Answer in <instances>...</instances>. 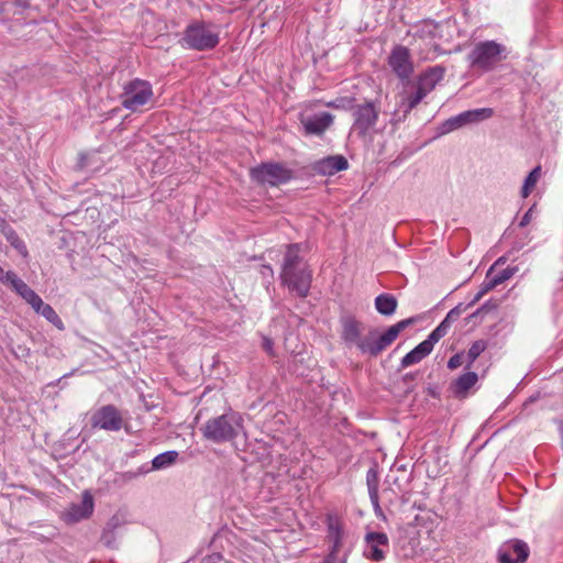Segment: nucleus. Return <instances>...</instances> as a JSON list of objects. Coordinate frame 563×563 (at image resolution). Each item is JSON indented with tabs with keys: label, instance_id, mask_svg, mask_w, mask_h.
<instances>
[{
	"label": "nucleus",
	"instance_id": "obj_1",
	"mask_svg": "<svg viewBox=\"0 0 563 563\" xmlns=\"http://www.w3.org/2000/svg\"><path fill=\"white\" fill-rule=\"evenodd\" d=\"M299 253L300 244L295 243L287 246L282 265L280 282L290 292L306 298L310 291L312 272L302 263Z\"/></svg>",
	"mask_w": 563,
	"mask_h": 563
},
{
	"label": "nucleus",
	"instance_id": "obj_2",
	"mask_svg": "<svg viewBox=\"0 0 563 563\" xmlns=\"http://www.w3.org/2000/svg\"><path fill=\"white\" fill-rule=\"evenodd\" d=\"M220 43V32L212 22L195 20L184 30L179 44L186 48L198 52L211 51Z\"/></svg>",
	"mask_w": 563,
	"mask_h": 563
},
{
	"label": "nucleus",
	"instance_id": "obj_3",
	"mask_svg": "<svg viewBox=\"0 0 563 563\" xmlns=\"http://www.w3.org/2000/svg\"><path fill=\"white\" fill-rule=\"evenodd\" d=\"M243 428V418L239 412L230 411L209 419L201 431L207 440L223 443L234 440Z\"/></svg>",
	"mask_w": 563,
	"mask_h": 563
},
{
	"label": "nucleus",
	"instance_id": "obj_4",
	"mask_svg": "<svg viewBox=\"0 0 563 563\" xmlns=\"http://www.w3.org/2000/svg\"><path fill=\"white\" fill-rule=\"evenodd\" d=\"M508 52L504 44L496 41L477 43L467 55L470 66L476 70L488 73L507 58Z\"/></svg>",
	"mask_w": 563,
	"mask_h": 563
},
{
	"label": "nucleus",
	"instance_id": "obj_5",
	"mask_svg": "<svg viewBox=\"0 0 563 563\" xmlns=\"http://www.w3.org/2000/svg\"><path fill=\"white\" fill-rule=\"evenodd\" d=\"M416 318L411 317L398 321L390 325L383 334H377L375 330L368 332L364 338L361 336L356 347L363 353L371 356H377L386 350L407 327L416 322Z\"/></svg>",
	"mask_w": 563,
	"mask_h": 563
},
{
	"label": "nucleus",
	"instance_id": "obj_6",
	"mask_svg": "<svg viewBox=\"0 0 563 563\" xmlns=\"http://www.w3.org/2000/svg\"><path fill=\"white\" fill-rule=\"evenodd\" d=\"M353 124L351 133H355L363 141L371 142L376 132L375 126L379 119V107L374 100L355 104L352 108Z\"/></svg>",
	"mask_w": 563,
	"mask_h": 563
},
{
	"label": "nucleus",
	"instance_id": "obj_7",
	"mask_svg": "<svg viewBox=\"0 0 563 563\" xmlns=\"http://www.w3.org/2000/svg\"><path fill=\"white\" fill-rule=\"evenodd\" d=\"M250 177L258 185L277 187L290 181L294 172L282 163L267 162L252 167Z\"/></svg>",
	"mask_w": 563,
	"mask_h": 563
},
{
	"label": "nucleus",
	"instance_id": "obj_8",
	"mask_svg": "<svg viewBox=\"0 0 563 563\" xmlns=\"http://www.w3.org/2000/svg\"><path fill=\"white\" fill-rule=\"evenodd\" d=\"M153 95V88L148 81L135 78L123 86L120 95L121 106L131 112H136L151 101Z\"/></svg>",
	"mask_w": 563,
	"mask_h": 563
},
{
	"label": "nucleus",
	"instance_id": "obj_9",
	"mask_svg": "<svg viewBox=\"0 0 563 563\" xmlns=\"http://www.w3.org/2000/svg\"><path fill=\"white\" fill-rule=\"evenodd\" d=\"M92 429L104 430L108 432H119L128 429V420L123 412L114 405H103L96 409L90 417Z\"/></svg>",
	"mask_w": 563,
	"mask_h": 563
},
{
	"label": "nucleus",
	"instance_id": "obj_10",
	"mask_svg": "<svg viewBox=\"0 0 563 563\" xmlns=\"http://www.w3.org/2000/svg\"><path fill=\"white\" fill-rule=\"evenodd\" d=\"M494 115V110L492 108H479L467 110L459 113L455 117L448 119L443 123L444 132H451L453 130L460 129L466 124L478 123L490 119Z\"/></svg>",
	"mask_w": 563,
	"mask_h": 563
},
{
	"label": "nucleus",
	"instance_id": "obj_11",
	"mask_svg": "<svg viewBox=\"0 0 563 563\" xmlns=\"http://www.w3.org/2000/svg\"><path fill=\"white\" fill-rule=\"evenodd\" d=\"M366 559L374 562H380L385 559L389 549V539L384 532H367L364 538Z\"/></svg>",
	"mask_w": 563,
	"mask_h": 563
},
{
	"label": "nucleus",
	"instance_id": "obj_12",
	"mask_svg": "<svg viewBox=\"0 0 563 563\" xmlns=\"http://www.w3.org/2000/svg\"><path fill=\"white\" fill-rule=\"evenodd\" d=\"M388 65L401 80L408 79L413 73L409 49L401 45L393 48L388 57Z\"/></svg>",
	"mask_w": 563,
	"mask_h": 563
},
{
	"label": "nucleus",
	"instance_id": "obj_13",
	"mask_svg": "<svg viewBox=\"0 0 563 563\" xmlns=\"http://www.w3.org/2000/svg\"><path fill=\"white\" fill-rule=\"evenodd\" d=\"M529 556V547L520 540L504 543L498 550L499 563H525Z\"/></svg>",
	"mask_w": 563,
	"mask_h": 563
},
{
	"label": "nucleus",
	"instance_id": "obj_14",
	"mask_svg": "<svg viewBox=\"0 0 563 563\" xmlns=\"http://www.w3.org/2000/svg\"><path fill=\"white\" fill-rule=\"evenodd\" d=\"M334 117L329 112L300 117L305 135H322L332 125Z\"/></svg>",
	"mask_w": 563,
	"mask_h": 563
},
{
	"label": "nucleus",
	"instance_id": "obj_15",
	"mask_svg": "<svg viewBox=\"0 0 563 563\" xmlns=\"http://www.w3.org/2000/svg\"><path fill=\"white\" fill-rule=\"evenodd\" d=\"M9 283L14 290L34 309L38 310L42 305V298L27 286L22 279H20L15 273L9 271L4 272V282Z\"/></svg>",
	"mask_w": 563,
	"mask_h": 563
},
{
	"label": "nucleus",
	"instance_id": "obj_16",
	"mask_svg": "<svg viewBox=\"0 0 563 563\" xmlns=\"http://www.w3.org/2000/svg\"><path fill=\"white\" fill-rule=\"evenodd\" d=\"M93 511V498L89 492L82 494V499L79 504H71L64 514V520L68 523L79 522L91 516Z\"/></svg>",
	"mask_w": 563,
	"mask_h": 563
},
{
	"label": "nucleus",
	"instance_id": "obj_17",
	"mask_svg": "<svg viewBox=\"0 0 563 563\" xmlns=\"http://www.w3.org/2000/svg\"><path fill=\"white\" fill-rule=\"evenodd\" d=\"M437 342H439V340L432 333H430L424 341L420 342L401 358V367L405 368L422 361L432 352Z\"/></svg>",
	"mask_w": 563,
	"mask_h": 563
},
{
	"label": "nucleus",
	"instance_id": "obj_18",
	"mask_svg": "<svg viewBox=\"0 0 563 563\" xmlns=\"http://www.w3.org/2000/svg\"><path fill=\"white\" fill-rule=\"evenodd\" d=\"M477 380L478 375L471 369H466L465 373L461 374L451 383L450 390L456 398H465Z\"/></svg>",
	"mask_w": 563,
	"mask_h": 563
},
{
	"label": "nucleus",
	"instance_id": "obj_19",
	"mask_svg": "<svg viewBox=\"0 0 563 563\" xmlns=\"http://www.w3.org/2000/svg\"><path fill=\"white\" fill-rule=\"evenodd\" d=\"M445 69L442 66H434L422 73L417 80L416 86L427 96L435 88L437 84L442 80Z\"/></svg>",
	"mask_w": 563,
	"mask_h": 563
},
{
	"label": "nucleus",
	"instance_id": "obj_20",
	"mask_svg": "<svg viewBox=\"0 0 563 563\" xmlns=\"http://www.w3.org/2000/svg\"><path fill=\"white\" fill-rule=\"evenodd\" d=\"M347 159L342 155L324 157L316 163L314 169L321 175H334L338 172L347 169Z\"/></svg>",
	"mask_w": 563,
	"mask_h": 563
},
{
	"label": "nucleus",
	"instance_id": "obj_21",
	"mask_svg": "<svg viewBox=\"0 0 563 563\" xmlns=\"http://www.w3.org/2000/svg\"><path fill=\"white\" fill-rule=\"evenodd\" d=\"M362 324L356 319L347 317L342 320L341 338L346 345H355L361 339Z\"/></svg>",
	"mask_w": 563,
	"mask_h": 563
},
{
	"label": "nucleus",
	"instance_id": "obj_22",
	"mask_svg": "<svg viewBox=\"0 0 563 563\" xmlns=\"http://www.w3.org/2000/svg\"><path fill=\"white\" fill-rule=\"evenodd\" d=\"M465 310L462 303L457 305L453 309H451L445 318L439 323V325L432 330V334L440 341L443 336H445L451 328V325L459 320L462 312Z\"/></svg>",
	"mask_w": 563,
	"mask_h": 563
},
{
	"label": "nucleus",
	"instance_id": "obj_23",
	"mask_svg": "<svg viewBox=\"0 0 563 563\" xmlns=\"http://www.w3.org/2000/svg\"><path fill=\"white\" fill-rule=\"evenodd\" d=\"M1 233L4 235L5 240L10 243V245L18 251V253L26 258L29 256V251L23 242L22 239H20L16 231L5 222L0 227Z\"/></svg>",
	"mask_w": 563,
	"mask_h": 563
},
{
	"label": "nucleus",
	"instance_id": "obj_24",
	"mask_svg": "<svg viewBox=\"0 0 563 563\" xmlns=\"http://www.w3.org/2000/svg\"><path fill=\"white\" fill-rule=\"evenodd\" d=\"M328 537L332 542L329 555L338 556V553L342 547L343 531L338 521H329L328 523Z\"/></svg>",
	"mask_w": 563,
	"mask_h": 563
},
{
	"label": "nucleus",
	"instance_id": "obj_25",
	"mask_svg": "<svg viewBox=\"0 0 563 563\" xmlns=\"http://www.w3.org/2000/svg\"><path fill=\"white\" fill-rule=\"evenodd\" d=\"M505 263H506V257L501 256L494 263V265L487 272L488 274H490L492 279L494 280V283L497 286L505 283L509 278H511L515 275V273L517 272V267H506L499 272L495 271L496 266H498L499 264H505Z\"/></svg>",
	"mask_w": 563,
	"mask_h": 563
},
{
	"label": "nucleus",
	"instance_id": "obj_26",
	"mask_svg": "<svg viewBox=\"0 0 563 563\" xmlns=\"http://www.w3.org/2000/svg\"><path fill=\"white\" fill-rule=\"evenodd\" d=\"M375 308L383 316H391L397 308V299L391 294H380L375 298Z\"/></svg>",
	"mask_w": 563,
	"mask_h": 563
},
{
	"label": "nucleus",
	"instance_id": "obj_27",
	"mask_svg": "<svg viewBox=\"0 0 563 563\" xmlns=\"http://www.w3.org/2000/svg\"><path fill=\"white\" fill-rule=\"evenodd\" d=\"M178 455V452L174 450L163 452L152 460V468L163 470L169 467L177 461Z\"/></svg>",
	"mask_w": 563,
	"mask_h": 563
},
{
	"label": "nucleus",
	"instance_id": "obj_28",
	"mask_svg": "<svg viewBox=\"0 0 563 563\" xmlns=\"http://www.w3.org/2000/svg\"><path fill=\"white\" fill-rule=\"evenodd\" d=\"M36 313L43 316L48 322H51L53 325H55L58 330H64L65 325L63 320L59 318V316L56 313L54 308L42 301L41 307H38V310H34Z\"/></svg>",
	"mask_w": 563,
	"mask_h": 563
},
{
	"label": "nucleus",
	"instance_id": "obj_29",
	"mask_svg": "<svg viewBox=\"0 0 563 563\" xmlns=\"http://www.w3.org/2000/svg\"><path fill=\"white\" fill-rule=\"evenodd\" d=\"M487 349L485 340H477L472 343L468 351L464 353L466 358V369H471L478 356Z\"/></svg>",
	"mask_w": 563,
	"mask_h": 563
},
{
	"label": "nucleus",
	"instance_id": "obj_30",
	"mask_svg": "<svg viewBox=\"0 0 563 563\" xmlns=\"http://www.w3.org/2000/svg\"><path fill=\"white\" fill-rule=\"evenodd\" d=\"M424 97H427V95L417 86L416 91L413 93H408L404 96L401 99V106L406 107L404 111L405 115L408 114L412 109H415Z\"/></svg>",
	"mask_w": 563,
	"mask_h": 563
},
{
	"label": "nucleus",
	"instance_id": "obj_31",
	"mask_svg": "<svg viewBox=\"0 0 563 563\" xmlns=\"http://www.w3.org/2000/svg\"><path fill=\"white\" fill-rule=\"evenodd\" d=\"M540 177H541V166L538 165L529 173V175L525 179L523 186L521 188V196L523 198H527L530 195V192L534 188V186L538 183V180L540 179Z\"/></svg>",
	"mask_w": 563,
	"mask_h": 563
},
{
	"label": "nucleus",
	"instance_id": "obj_32",
	"mask_svg": "<svg viewBox=\"0 0 563 563\" xmlns=\"http://www.w3.org/2000/svg\"><path fill=\"white\" fill-rule=\"evenodd\" d=\"M495 287H497V285L492 279L490 274L487 273L484 282L481 285L478 292L475 295L474 299L472 300V303L477 302L485 294L493 290Z\"/></svg>",
	"mask_w": 563,
	"mask_h": 563
},
{
	"label": "nucleus",
	"instance_id": "obj_33",
	"mask_svg": "<svg viewBox=\"0 0 563 563\" xmlns=\"http://www.w3.org/2000/svg\"><path fill=\"white\" fill-rule=\"evenodd\" d=\"M378 473L374 468H369L366 473V485L368 489V494L378 493Z\"/></svg>",
	"mask_w": 563,
	"mask_h": 563
},
{
	"label": "nucleus",
	"instance_id": "obj_34",
	"mask_svg": "<svg viewBox=\"0 0 563 563\" xmlns=\"http://www.w3.org/2000/svg\"><path fill=\"white\" fill-rule=\"evenodd\" d=\"M101 542L109 549H115L118 545L115 531L103 528L101 534Z\"/></svg>",
	"mask_w": 563,
	"mask_h": 563
},
{
	"label": "nucleus",
	"instance_id": "obj_35",
	"mask_svg": "<svg viewBox=\"0 0 563 563\" xmlns=\"http://www.w3.org/2000/svg\"><path fill=\"white\" fill-rule=\"evenodd\" d=\"M462 365L466 366V358L464 352L455 353L450 357L448 362V368L451 371L456 369Z\"/></svg>",
	"mask_w": 563,
	"mask_h": 563
},
{
	"label": "nucleus",
	"instance_id": "obj_36",
	"mask_svg": "<svg viewBox=\"0 0 563 563\" xmlns=\"http://www.w3.org/2000/svg\"><path fill=\"white\" fill-rule=\"evenodd\" d=\"M369 495V499H371V503L373 505V508H374V511H375V515L377 517L382 516L383 515V511H382V508H380V505H379V497H378V493H375V494H368Z\"/></svg>",
	"mask_w": 563,
	"mask_h": 563
},
{
	"label": "nucleus",
	"instance_id": "obj_37",
	"mask_svg": "<svg viewBox=\"0 0 563 563\" xmlns=\"http://www.w3.org/2000/svg\"><path fill=\"white\" fill-rule=\"evenodd\" d=\"M223 560V555L219 552H214L206 555L202 559V563H220Z\"/></svg>",
	"mask_w": 563,
	"mask_h": 563
},
{
	"label": "nucleus",
	"instance_id": "obj_38",
	"mask_svg": "<svg viewBox=\"0 0 563 563\" xmlns=\"http://www.w3.org/2000/svg\"><path fill=\"white\" fill-rule=\"evenodd\" d=\"M89 155L81 153L79 154L78 162H77V169L81 170L88 166Z\"/></svg>",
	"mask_w": 563,
	"mask_h": 563
},
{
	"label": "nucleus",
	"instance_id": "obj_39",
	"mask_svg": "<svg viewBox=\"0 0 563 563\" xmlns=\"http://www.w3.org/2000/svg\"><path fill=\"white\" fill-rule=\"evenodd\" d=\"M121 526L120 518L113 516L106 525L104 528L115 531Z\"/></svg>",
	"mask_w": 563,
	"mask_h": 563
},
{
	"label": "nucleus",
	"instance_id": "obj_40",
	"mask_svg": "<svg viewBox=\"0 0 563 563\" xmlns=\"http://www.w3.org/2000/svg\"><path fill=\"white\" fill-rule=\"evenodd\" d=\"M263 349L269 354L274 355V343L271 339L264 338L263 340Z\"/></svg>",
	"mask_w": 563,
	"mask_h": 563
},
{
	"label": "nucleus",
	"instance_id": "obj_41",
	"mask_svg": "<svg viewBox=\"0 0 563 563\" xmlns=\"http://www.w3.org/2000/svg\"><path fill=\"white\" fill-rule=\"evenodd\" d=\"M344 101H345V99L340 98V99H335L333 101L328 102L327 106L330 108H335V109L345 108Z\"/></svg>",
	"mask_w": 563,
	"mask_h": 563
},
{
	"label": "nucleus",
	"instance_id": "obj_42",
	"mask_svg": "<svg viewBox=\"0 0 563 563\" xmlns=\"http://www.w3.org/2000/svg\"><path fill=\"white\" fill-rule=\"evenodd\" d=\"M531 214H532V208H530L525 214L523 217L521 218L520 222H519V227L523 228L526 227L530 220H531Z\"/></svg>",
	"mask_w": 563,
	"mask_h": 563
},
{
	"label": "nucleus",
	"instance_id": "obj_43",
	"mask_svg": "<svg viewBox=\"0 0 563 563\" xmlns=\"http://www.w3.org/2000/svg\"><path fill=\"white\" fill-rule=\"evenodd\" d=\"M14 2L18 7H21L23 9H26L30 5L29 0H14Z\"/></svg>",
	"mask_w": 563,
	"mask_h": 563
},
{
	"label": "nucleus",
	"instance_id": "obj_44",
	"mask_svg": "<svg viewBox=\"0 0 563 563\" xmlns=\"http://www.w3.org/2000/svg\"><path fill=\"white\" fill-rule=\"evenodd\" d=\"M335 560H336V558H334L333 555H329V554H328V555L324 558V560L322 561V563H335Z\"/></svg>",
	"mask_w": 563,
	"mask_h": 563
},
{
	"label": "nucleus",
	"instance_id": "obj_45",
	"mask_svg": "<svg viewBox=\"0 0 563 563\" xmlns=\"http://www.w3.org/2000/svg\"><path fill=\"white\" fill-rule=\"evenodd\" d=\"M0 282H4V271L1 266H0Z\"/></svg>",
	"mask_w": 563,
	"mask_h": 563
},
{
	"label": "nucleus",
	"instance_id": "obj_46",
	"mask_svg": "<svg viewBox=\"0 0 563 563\" xmlns=\"http://www.w3.org/2000/svg\"><path fill=\"white\" fill-rule=\"evenodd\" d=\"M560 434H561V445H562V449H563V424L560 428Z\"/></svg>",
	"mask_w": 563,
	"mask_h": 563
},
{
	"label": "nucleus",
	"instance_id": "obj_47",
	"mask_svg": "<svg viewBox=\"0 0 563 563\" xmlns=\"http://www.w3.org/2000/svg\"><path fill=\"white\" fill-rule=\"evenodd\" d=\"M263 269H267V272H268L271 275H273V269H272V267H271V266H268V265H267V266H266V265H264V266H263Z\"/></svg>",
	"mask_w": 563,
	"mask_h": 563
},
{
	"label": "nucleus",
	"instance_id": "obj_48",
	"mask_svg": "<svg viewBox=\"0 0 563 563\" xmlns=\"http://www.w3.org/2000/svg\"><path fill=\"white\" fill-rule=\"evenodd\" d=\"M485 309V305L483 307H481L476 313H479L481 311H483Z\"/></svg>",
	"mask_w": 563,
	"mask_h": 563
},
{
	"label": "nucleus",
	"instance_id": "obj_49",
	"mask_svg": "<svg viewBox=\"0 0 563 563\" xmlns=\"http://www.w3.org/2000/svg\"><path fill=\"white\" fill-rule=\"evenodd\" d=\"M341 563H346V559H343V560L341 561Z\"/></svg>",
	"mask_w": 563,
	"mask_h": 563
}]
</instances>
